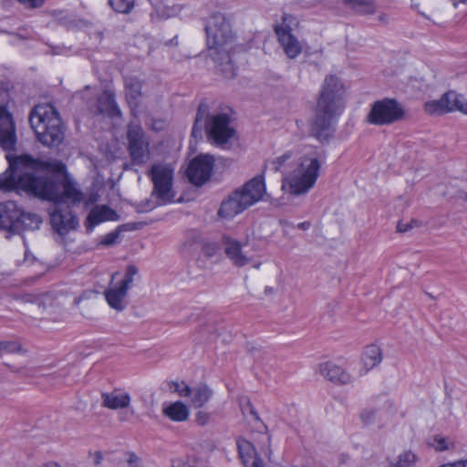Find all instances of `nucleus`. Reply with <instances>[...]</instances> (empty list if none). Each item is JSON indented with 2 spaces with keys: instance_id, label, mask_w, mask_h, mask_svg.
<instances>
[{
  "instance_id": "obj_1",
  "label": "nucleus",
  "mask_w": 467,
  "mask_h": 467,
  "mask_svg": "<svg viewBox=\"0 0 467 467\" xmlns=\"http://www.w3.org/2000/svg\"><path fill=\"white\" fill-rule=\"evenodd\" d=\"M8 169L0 173V190H22L54 204H76L83 194L74 182L65 178L62 182L50 172V164L28 154L8 158Z\"/></svg>"
},
{
  "instance_id": "obj_2",
  "label": "nucleus",
  "mask_w": 467,
  "mask_h": 467,
  "mask_svg": "<svg viewBox=\"0 0 467 467\" xmlns=\"http://www.w3.org/2000/svg\"><path fill=\"white\" fill-rule=\"evenodd\" d=\"M204 31L209 56L224 78H233L236 75L233 54L241 46L231 21L224 14L213 13L205 19Z\"/></svg>"
},
{
  "instance_id": "obj_3",
  "label": "nucleus",
  "mask_w": 467,
  "mask_h": 467,
  "mask_svg": "<svg viewBox=\"0 0 467 467\" xmlns=\"http://www.w3.org/2000/svg\"><path fill=\"white\" fill-rule=\"evenodd\" d=\"M345 107L343 84L334 75L327 76L317 97L310 135L327 142L335 132V123Z\"/></svg>"
},
{
  "instance_id": "obj_4",
  "label": "nucleus",
  "mask_w": 467,
  "mask_h": 467,
  "mask_svg": "<svg viewBox=\"0 0 467 467\" xmlns=\"http://www.w3.org/2000/svg\"><path fill=\"white\" fill-rule=\"evenodd\" d=\"M326 159L324 150L309 149L297 160L296 168L284 176L282 188L292 195L307 193L316 184Z\"/></svg>"
},
{
  "instance_id": "obj_5",
  "label": "nucleus",
  "mask_w": 467,
  "mask_h": 467,
  "mask_svg": "<svg viewBox=\"0 0 467 467\" xmlns=\"http://www.w3.org/2000/svg\"><path fill=\"white\" fill-rule=\"evenodd\" d=\"M29 122L37 140L45 146H58L65 138V128L57 109L51 104H39L29 114Z\"/></svg>"
},
{
  "instance_id": "obj_6",
  "label": "nucleus",
  "mask_w": 467,
  "mask_h": 467,
  "mask_svg": "<svg viewBox=\"0 0 467 467\" xmlns=\"http://www.w3.org/2000/svg\"><path fill=\"white\" fill-rule=\"evenodd\" d=\"M209 111L208 104L202 100L196 112L192 137L195 140H202V130L205 128L209 139L213 140L216 145H224L235 133V130L230 126V118L225 113L210 116Z\"/></svg>"
},
{
  "instance_id": "obj_7",
  "label": "nucleus",
  "mask_w": 467,
  "mask_h": 467,
  "mask_svg": "<svg viewBox=\"0 0 467 467\" xmlns=\"http://www.w3.org/2000/svg\"><path fill=\"white\" fill-rule=\"evenodd\" d=\"M265 193L264 175H256L242 187L234 191L220 206L218 215L223 218H234L238 213L263 199Z\"/></svg>"
},
{
  "instance_id": "obj_8",
  "label": "nucleus",
  "mask_w": 467,
  "mask_h": 467,
  "mask_svg": "<svg viewBox=\"0 0 467 467\" xmlns=\"http://www.w3.org/2000/svg\"><path fill=\"white\" fill-rule=\"evenodd\" d=\"M148 176L153 184L150 198L141 202L137 206V211L146 213L157 206L173 202L175 193L172 191L173 169L163 163L153 164L148 171Z\"/></svg>"
},
{
  "instance_id": "obj_9",
  "label": "nucleus",
  "mask_w": 467,
  "mask_h": 467,
  "mask_svg": "<svg viewBox=\"0 0 467 467\" xmlns=\"http://www.w3.org/2000/svg\"><path fill=\"white\" fill-rule=\"evenodd\" d=\"M42 223V218L33 213H26L16 202H0V229L14 234L35 231Z\"/></svg>"
},
{
  "instance_id": "obj_10",
  "label": "nucleus",
  "mask_w": 467,
  "mask_h": 467,
  "mask_svg": "<svg viewBox=\"0 0 467 467\" xmlns=\"http://www.w3.org/2000/svg\"><path fill=\"white\" fill-rule=\"evenodd\" d=\"M406 117L407 110L400 101L393 98H384L371 104L366 120L375 126H389L404 120Z\"/></svg>"
},
{
  "instance_id": "obj_11",
  "label": "nucleus",
  "mask_w": 467,
  "mask_h": 467,
  "mask_svg": "<svg viewBox=\"0 0 467 467\" xmlns=\"http://www.w3.org/2000/svg\"><path fill=\"white\" fill-rule=\"evenodd\" d=\"M298 26V21L294 16L284 13L281 23L274 26V31L278 43L283 47L285 54L289 58H296L302 52V46L297 37L292 33L294 27Z\"/></svg>"
},
{
  "instance_id": "obj_12",
  "label": "nucleus",
  "mask_w": 467,
  "mask_h": 467,
  "mask_svg": "<svg viewBox=\"0 0 467 467\" xmlns=\"http://www.w3.org/2000/svg\"><path fill=\"white\" fill-rule=\"evenodd\" d=\"M127 140V150L131 163L144 165L150 158V141L140 124L130 122L128 125Z\"/></svg>"
},
{
  "instance_id": "obj_13",
  "label": "nucleus",
  "mask_w": 467,
  "mask_h": 467,
  "mask_svg": "<svg viewBox=\"0 0 467 467\" xmlns=\"http://www.w3.org/2000/svg\"><path fill=\"white\" fill-rule=\"evenodd\" d=\"M139 275V270L134 265H129L126 267L123 278L114 286L105 290V298L109 306L117 311H122L126 308L125 298L128 290L131 287L134 279Z\"/></svg>"
},
{
  "instance_id": "obj_14",
  "label": "nucleus",
  "mask_w": 467,
  "mask_h": 467,
  "mask_svg": "<svg viewBox=\"0 0 467 467\" xmlns=\"http://www.w3.org/2000/svg\"><path fill=\"white\" fill-rule=\"evenodd\" d=\"M214 158L209 154H200L193 158L187 168L186 176L191 183L202 186L211 177Z\"/></svg>"
},
{
  "instance_id": "obj_15",
  "label": "nucleus",
  "mask_w": 467,
  "mask_h": 467,
  "mask_svg": "<svg viewBox=\"0 0 467 467\" xmlns=\"http://www.w3.org/2000/svg\"><path fill=\"white\" fill-rule=\"evenodd\" d=\"M50 223L54 231L62 236L75 229L78 221L68 205L64 207L55 204L54 210L50 213Z\"/></svg>"
},
{
  "instance_id": "obj_16",
  "label": "nucleus",
  "mask_w": 467,
  "mask_h": 467,
  "mask_svg": "<svg viewBox=\"0 0 467 467\" xmlns=\"http://www.w3.org/2000/svg\"><path fill=\"white\" fill-rule=\"evenodd\" d=\"M16 144V125L5 106H0V147L12 150Z\"/></svg>"
},
{
  "instance_id": "obj_17",
  "label": "nucleus",
  "mask_w": 467,
  "mask_h": 467,
  "mask_svg": "<svg viewBox=\"0 0 467 467\" xmlns=\"http://www.w3.org/2000/svg\"><path fill=\"white\" fill-rule=\"evenodd\" d=\"M119 216L108 205H96L88 213L85 226L88 233L93 231L94 227L106 221H118Z\"/></svg>"
},
{
  "instance_id": "obj_18",
  "label": "nucleus",
  "mask_w": 467,
  "mask_h": 467,
  "mask_svg": "<svg viewBox=\"0 0 467 467\" xmlns=\"http://www.w3.org/2000/svg\"><path fill=\"white\" fill-rule=\"evenodd\" d=\"M237 449L244 467H265L252 442L245 439H239Z\"/></svg>"
},
{
  "instance_id": "obj_19",
  "label": "nucleus",
  "mask_w": 467,
  "mask_h": 467,
  "mask_svg": "<svg viewBox=\"0 0 467 467\" xmlns=\"http://www.w3.org/2000/svg\"><path fill=\"white\" fill-rule=\"evenodd\" d=\"M453 99H456V92L448 91L440 99L426 102L424 109L429 114H441L453 111Z\"/></svg>"
},
{
  "instance_id": "obj_20",
  "label": "nucleus",
  "mask_w": 467,
  "mask_h": 467,
  "mask_svg": "<svg viewBox=\"0 0 467 467\" xmlns=\"http://www.w3.org/2000/svg\"><path fill=\"white\" fill-rule=\"evenodd\" d=\"M224 252L232 263L238 267L244 266L249 263V258L242 252L241 244L230 237L223 238Z\"/></svg>"
},
{
  "instance_id": "obj_21",
  "label": "nucleus",
  "mask_w": 467,
  "mask_h": 467,
  "mask_svg": "<svg viewBox=\"0 0 467 467\" xmlns=\"http://www.w3.org/2000/svg\"><path fill=\"white\" fill-rule=\"evenodd\" d=\"M98 109L100 113L107 114L110 118L121 116L115 93L109 89H105L98 98Z\"/></svg>"
},
{
  "instance_id": "obj_22",
  "label": "nucleus",
  "mask_w": 467,
  "mask_h": 467,
  "mask_svg": "<svg viewBox=\"0 0 467 467\" xmlns=\"http://www.w3.org/2000/svg\"><path fill=\"white\" fill-rule=\"evenodd\" d=\"M320 374L331 382L347 384L350 381V376L339 366L332 362H325L319 366Z\"/></svg>"
},
{
  "instance_id": "obj_23",
  "label": "nucleus",
  "mask_w": 467,
  "mask_h": 467,
  "mask_svg": "<svg viewBox=\"0 0 467 467\" xmlns=\"http://www.w3.org/2000/svg\"><path fill=\"white\" fill-rule=\"evenodd\" d=\"M125 94L130 106L138 107L141 97L142 82L134 77L124 78Z\"/></svg>"
},
{
  "instance_id": "obj_24",
  "label": "nucleus",
  "mask_w": 467,
  "mask_h": 467,
  "mask_svg": "<svg viewBox=\"0 0 467 467\" xmlns=\"http://www.w3.org/2000/svg\"><path fill=\"white\" fill-rule=\"evenodd\" d=\"M101 405L110 410H119L127 408L130 402V396L128 393L118 394L116 392L102 393Z\"/></svg>"
},
{
  "instance_id": "obj_25",
  "label": "nucleus",
  "mask_w": 467,
  "mask_h": 467,
  "mask_svg": "<svg viewBox=\"0 0 467 467\" xmlns=\"http://www.w3.org/2000/svg\"><path fill=\"white\" fill-rule=\"evenodd\" d=\"M191 405L196 409L203 407L213 396V390L205 384L191 388Z\"/></svg>"
},
{
  "instance_id": "obj_26",
  "label": "nucleus",
  "mask_w": 467,
  "mask_h": 467,
  "mask_svg": "<svg viewBox=\"0 0 467 467\" xmlns=\"http://www.w3.org/2000/svg\"><path fill=\"white\" fill-rule=\"evenodd\" d=\"M162 413L172 421H185L189 417V410L182 401H175L163 407Z\"/></svg>"
},
{
  "instance_id": "obj_27",
  "label": "nucleus",
  "mask_w": 467,
  "mask_h": 467,
  "mask_svg": "<svg viewBox=\"0 0 467 467\" xmlns=\"http://www.w3.org/2000/svg\"><path fill=\"white\" fill-rule=\"evenodd\" d=\"M342 3L359 16L372 15L376 12V5L372 0H342Z\"/></svg>"
},
{
  "instance_id": "obj_28",
  "label": "nucleus",
  "mask_w": 467,
  "mask_h": 467,
  "mask_svg": "<svg viewBox=\"0 0 467 467\" xmlns=\"http://www.w3.org/2000/svg\"><path fill=\"white\" fill-rule=\"evenodd\" d=\"M382 354L380 348L376 345L368 346L363 354L362 361L365 368L368 370L381 362Z\"/></svg>"
},
{
  "instance_id": "obj_29",
  "label": "nucleus",
  "mask_w": 467,
  "mask_h": 467,
  "mask_svg": "<svg viewBox=\"0 0 467 467\" xmlns=\"http://www.w3.org/2000/svg\"><path fill=\"white\" fill-rule=\"evenodd\" d=\"M418 462L417 455L411 451H405L401 452L396 462H391L390 465L393 467H412Z\"/></svg>"
},
{
  "instance_id": "obj_30",
  "label": "nucleus",
  "mask_w": 467,
  "mask_h": 467,
  "mask_svg": "<svg viewBox=\"0 0 467 467\" xmlns=\"http://www.w3.org/2000/svg\"><path fill=\"white\" fill-rule=\"evenodd\" d=\"M110 7L121 14H130L135 5V0H108Z\"/></svg>"
},
{
  "instance_id": "obj_31",
  "label": "nucleus",
  "mask_w": 467,
  "mask_h": 467,
  "mask_svg": "<svg viewBox=\"0 0 467 467\" xmlns=\"http://www.w3.org/2000/svg\"><path fill=\"white\" fill-rule=\"evenodd\" d=\"M22 345L17 340L0 341V356L3 354L25 353Z\"/></svg>"
},
{
  "instance_id": "obj_32",
  "label": "nucleus",
  "mask_w": 467,
  "mask_h": 467,
  "mask_svg": "<svg viewBox=\"0 0 467 467\" xmlns=\"http://www.w3.org/2000/svg\"><path fill=\"white\" fill-rule=\"evenodd\" d=\"M169 385L171 391L178 393L180 397L191 396V387L187 385L184 381H171Z\"/></svg>"
},
{
  "instance_id": "obj_33",
  "label": "nucleus",
  "mask_w": 467,
  "mask_h": 467,
  "mask_svg": "<svg viewBox=\"0 0 467 467\" xmlns=\"http://www.w3.org/2000/svg\"><path fill=\"white\" fill-rule=\"evenodd\" d=\"M182 6L180 5H174L171 6H168L165 4H162V8L160 12H157V14L163 17V18H169L177 16L182 11Z\"/></svg>"
},
{
  "instance_id": "obj_34",
  "label": "nucleus",
  "mask_w": 467,
  "mask_h": 467,
  "mask_svg": "<svg viewBox=\"0 0 467 467\" xmlns=\"http://www.w3.org/2000/svg\"><path fill=\"white\" fill-rule=\"evenodd\" d=\"M294 155V152L292 150H288L285 152L283 155L275 158V160L271 161V166L272 169L275 171H279L282 168V166L286 163L289 160L292 159Z\"/></svg>"
},
{
  "instance_id": "obj_35",
  "label": "nucleus",
  "mask_w": 467,
  "mask_h": 467,
  "mask_svg": "<svg viewBox=\"0 0 467 467\" xmlns=\"http://www.w3.org/2000/svg\"><path fill=\"white\" fill-rule=\"evenodd\" d=\"M377 410L373 409H365L360 413V419L365 425H370L375 422Z\"/></svg>"
},
{
  "instance_id": "obj_36",
  "label": "nucleus",
  "mask_w": 467,
  "mask_h": 467,
  "mask_svg": "<svg viewBox=\"0 0 467 467\" xmlns=\"http://www.w3.org/2000/svg\"><path fill=\"white\" fill-rule=\"evenodd\" d=\"M453 110H459L467 114V102L463 96L456 93V99H453Z\"/></svg>"
},
{
  "instance_id": "obj_37",
  "label": "nucleus",
  "mask_w": 467,
  "mask_h": 467,
  "mask_svg": "<svg viewBox=\"0 0 467 467\" xmlns=\"http://www.w3.org/2000/svg\"><path fill=\"white\" fill-rule=\"evenodd\" d=\"M119 238V233L116 231L109 233L104 239L102 240L101 244L103 245H111L113 244L116 240Z\"/></svg>"
},
{
  "instance_id": "obj_38",
  "label": "nucleus",
  "mask_w": 467,
  "mask_h": 467,
  "mask_svg": "<svg viewBox=\"0 0 467 467\" xmlns=\"http://www.w3.org/2000/svg\"><path fill=\"white\" fill-rule=\"evenodd\" d=\"M209 419L210 415L205 411L200 410L195 414V420L201 426L205 425L209 421Z\"/></svg>"
},
{
  "instance_id": "obj_39",
  "label": "nucleus",
  "mask_w": 467,
  "mask_h": 467,
  "mask_svg": "<svg viewBox=\"0 0 467 467\" xmlns=\"http://www.w3.org/2000/svg\"><path fill=\"white\" fill-rule=\"evenodd\" d=\"M202 253L207 257H213L217 253V248L213 244H205L202 247Z\"/></svg>"
},
{
  "instance_id": "obj_40",
  "label": "nucleus",
  "mask_w": 467,
  "mask_h": 467,
  "mask_svg": "<svg viewBox=\"0 0 467 467\" xmlns=\"http://www.w3.org/2000/svg\"><path fill=\"white\" fill-rule=\"evenodd\" d=\"M435 449L436 451H442L448 450L447 441L443 438H435Z\"/></svg>"
},
{
  "instance_id": "obj_41",
  "label": "nucleus",
  "mask_w": 467,
  "mask_h": 467,
  "mask_svg": "<svg viewBox=\"0 0 467 467\" xmlns=\"http://www.w3.org/2000/svg\"><path fill=\"white\" fill-rule=\"evenodd\" d=\"M171 467H198L196 465H191L182 459H176L172 461Z\"/></svg>"
},
{
  "instance_id": "obj_42",
  "label": "nucleus",
  "mask_w": 467,
  "mask_h": 467,
  "mask_svg": "<svg viewBox=\"0 0 467 467\" xmlns=\"http://www.w3.org/2000/svg\"><path fill=\"white\" fill-rule=\"evenodd\" d=\"M150 5H152V7L155 9L156 12H160L161 9L162 8V4H164V2L166 0H148Z\"/></svg>"
},
{
  "instance_id": "obj_43",
  "label": "nucleus",
  "mask_w": 467,
  "mask_h": 467,
  "mask_svg": "<svg viewBox=\"0 0 467 467\" xmlns=\"http://www.w3.org/2000/svg\"><path fill=\"white\" fill-rule=\"evenodd\" d=\"M266 442H267V445L263 450H264L265 455L268 458L269 461H271L272 450L270 448V436H266Z\"/></svg>"
},
{
  "instance_id": "obj_44",
  "label": "nucleus",
  "mask_w": 467,
  "mask_h": 467,
  "mask_svg": "<svg viewBox=\"0 0 467 467\" xmlns=\"http://www.w3.org/2000/svg\"><path fill=\"white\" fill-rule=\"evenodd\" d=\"M410 228H411L410 224L404 223L402 222H399L397 224V231L400 232V233L407 232Z\"/></svg>"
},
{
  "instance_id": "obj_45",
  "label": "nucleus",
  "mask_w": 467,
  "mask_h": 467,
  "mask_svg": "<svg viewBox=\"0 0 467 467\" xmlns=\"http://www.w3.org/2000/svg\"><path fill=\"white\" fill-rule=\"evenodd\" d=\"M128 463L131 466V467H136L134 464H136L138 462H139V458L136 454L134 453H130L129 455V458H128Z\"/></svg>"
},
{
  "instance_id": "obj_46",
  "label": "nucleus",
  "mask_w": 467,
  "mask_h": 467,
  "mask_svg": "<svg viewBox=\"0 0 467 467\" xmlns=\"http://www.w3.org/2000/svg\"><path fill=\"white\" fill-rule=\"evenodd\" d=\"M310 226H311L310 222L306 221V222L298 223L296 227L300 230L306 231V230H308L310 228Z\"/></svg>"
},
{
  "instance_id": "obj_47",
  "label": "nucleus",
  "mask_w": 467,
  "mask_h": 467,
  "mask_svg": "<svg viewBox=\"0 0 467 467\" xmlns=\"http://www.w3.org/2000/svg\"><path fill=\"white\" fill-rule=\"evenodd\" d=\"M454 467H467V460L453 462Z\"/></svg>"
},
{
  "instance_id": "obj_48",
  "label": "nucleus",
  "mask_w": 467,
  "mask_h": 467,
  "mask_svg": "<svg viewBox=\"0 0 467 467\" xmlns=\"http://www.w3.org/2000/svg\"><path fill=\"white\" fill-rule=\"evenodd\" d=\"M280 223L283 225V226H287V227H291V228H294L295 225L293 224V223H290L288 221H285V220H281L280 221Z\"/></svg>"
},
{
  "instance_id": "obj_49",
  "label": "nucleus",
  "mask_w": 467,
  "mask_h": 467,
  "mask_svg": "<svg viewBox=\"0 0 467 467\" xmlns=\"http://www.w3.org/2000/svg\"><path fill=\"white\" fill-rule=\"evenodd\" d=\"M378 20L381 23H386L387 22V16L384 15V14H381L378 16Z\"/></svg>"
},
{
  "instance_id": "obj_50",
  "label": "nucleus",
  "mask_w": 467,
  "mask_h": 467,
  "mask_svg": "<svg viewBox=\"0 0 467 467\" xmlns=\"http://www.w3.org/2000/svg\"><path fill=\"white\" fill-rule=\"evenodd\" d=\"M452 1V4H453V6L455 8H457L458 6V3H463V4H467V0H451Z\"/></svg>"
},
{
  "instance_id": "obj_51",
  "label": "nucleus",
  "mask_w": 467,
  "mask_h": 467,
  "mask_svg": "<svg viewBox=\"0 0 467 467\" xmlns=\"http://www.w3.org/2000/svg\"><path fill=\"white\" fill-rule=\"evenodd\" d=\"M33 299V296L32 295H25L23 296V300L26 301V302H31Z\"/></svg>"
},
{
  "instance_id": "obj_52",
  "label": "nucleus",
  "mask_w": 467,
  "mask_h": 467,
  "mask_svg": "<svg viewBox=\"0 0 467 467\" xmlns=\"http://www.w3.org/2000/svg\"><path fill=\"white\" fill-rule=\"evenodd\" d=\"M45 467H61V466L57 462H48L45 465Z\"/></svg>"
},
{
  "instance_id": "obj_53",
  "label": "nucleus",
  "mask_w": 467,
  "mask_h": 467,
  "mask_svg": "<svg viewBox=\"0 0 467 467\" xmlns=\"http://www.w3.org/2000/svg\"><path fill=\"white\" fill-rule=\"evenodd\" d=\"M439 467H454V463H446V464H442Z\"/></svg>"
},
{
  "instance_id": "obj_54",
  "label": "nucleus",
  "mask_w": 467,
  "mask_h": 467,
  "mask_svg": "<svg viewBox=\"0 0 467 467\" xmlns=\"http://www.w3.org/2000/svg\"><path fill=\"white\" fill-rule=\"evenodd\" d=\"M251 413L254 416L255 420H259L258 414L254 410H251Z\"/></svg>"
},
{
  "instance_id": "obj_55",
  "label": "nucleus",
  "mask_w": 467,
  "mask_h": 467,
  "mask_svg": "<svg viewBox=\"0 0 467 467\" xmlns=\"http://www.w3.org/2000/svg\"><path fill=\"white\" fill-rule=\"evenodd\" d=\"M117 275H119V272H115L112 275H111V282L113 280H115V278L117 277Z\"/></svg>"
},
{
  "instance_id": "obj_56",
  "label": "nucleus",
  "mask_w": 467,
  "mask_h": 467,
  "mask_svg": "<svg viewBox=\"0 0 467 467\" xmlns=\"http://www.w3.org/2000/svg\"><path fill=\"white\" fill-rule=\"evenodd\" d=\"M100 459L101 457L98 455L96 458V464H99L100 462Z\"/></svg>"
},
{
  "instance_id": "obj_57",
  "label": "nucleus",
  "mask_w": 467,
  "mask_h": 467,
  "mask_svg": "<svg viewBox=\"0 0 467 467\" xmlns=\"http://www.w3.org/2000/svg\"><path fill=\"white\" fill-rule=\"evenodd\" d=\"M12 371L21 373V368H13Z\"/></svg>"
}]
</instances>
